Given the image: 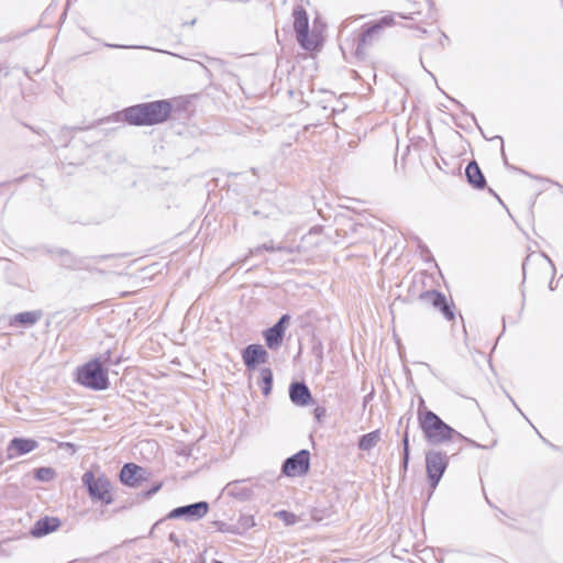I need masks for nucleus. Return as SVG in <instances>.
I'll return each mask as SVG.
<instances>
[{
    "label": "nucleus",
    "mask_w": 563,
    "mask_h": 563,
    "mask_svg": "<svg viewBox=\"0 0 563 563\" xmlns=\"http://www.w3.org/2000/svg\"><path fill=\"white\" fill-rule=\"evenodd\" d=\"M172 111L173 104L169 100H156L128 107L121 114L129 124L144 126L167 121Z\"/></svg>",
    "instance_id": "nucleus-1"
},
{
    "label": "nucleus",
    "mask_w": 563,
    "mask_h": 563,
    "mask_svg": "<svg viewBox=\"0 0 563 563\" xmlns=\"http://www.w3.org/2000/svg\"><path fill=\"white\" fill-rule=\"evenodd\" d=\"M423 434L430 444L437 445L442 442L451 440L453 437H457L462 440L471 442L473 445L478 448L488 449L496 444V439L492 438L486 443H476L463 437L456 430L451 428L450 424H420Z\"/></svg>",
    "instance_id": "nucleus-2"
},
{
    "label": "nucleus",
    "mask_w": 563,
    "mask_h": 563,
    "mask_svg": "<svg viewBox=\"0 0 563 563\" xmlns=\"http://www.w3.org/2000/svg\"><path fill=\"white\" fill-rule=\"evenodd\" d=\"M77 382L93 390H104L109 386L108 371L91 360L78 368Z\"/></svg>",
    "instance_id": "nucleus-3"
},
{
    "label": "nucleus",
    "mask_w": 563,
    "mask_h": 563,
    "mask_svg": "<svg viewBox=\"0 0 563 563\" xmlns=\"http://www.w3.org/2000/svg\"><path fill=\"white\" fill-rule=\"evenodd\" d=\"M81 482L93 501H101L104 505H111L114 501L111 482L104 475L96 477L93 472L87 471L84 473Z\"/></svg>",
    "instance_id": "nucleus-4"
},
{
    "label": "nucleus",
    "mask_w": 563,
    "mask_h": 563,
    "mask_svg": "<svg viewBox=\"0 0 563 563\" xmlns=\"http://www.w3.org/2000/svg\"><path fill=\"white\" fill-rule=\"evenodd\" d=\"M294 30L299 45L306 51H314L319 40L314 33L309 34V18L302 5H296L292 11Z\"/></svg>",
    "instance_id": "nucleus-5"
},
{
    "label": "nucleus",
    "mask_w": 563,
    "mask_h": 563,
    "mask_svg": "<svg viewBox=\"0 0 563 563\" xmlns=\"http://www.w3.org/2000/svg\"><path fill=\"white\" fill-rule=\"evenodd\" d=\"M393 23L394 18L391 15H385L375 22L365 24L363 26L362 33L357 38L355 55L357 57H363L365 54V48L377 41L382 36L383 31L386 27L391 26Z\"/></svg>",
    "instance_id": "nucleus-6"
},
{
    "label": "nucleus",
    "mask_w": 563,
    "mask_h": 563,
    "mask_svg": "<svg viewBox=\"0 0 563 563\" xmlns=\"http://www.w3.org/2000/svg\"><path fill=\"white\" fill-rule=\"evenodd\" d=\"M449 465L446 453L431 450L426 453V471L429 485L435 489Z\"/></svg>",
    "instance_id": "nucleus-7"
},
{
    "label": "nucleus",
    "mask_w": 563,
    "mask_h": 563,
    "mask_svg": "<svg viewBox=\"0 0 563 563\" xmlns=\"http://www.w3.org/2000/svg\"><path fill=\"white\" fill-rule=\"evenodd\" d=\"M262 488H264V486L260 483V481L253 483L251 478H247L228 483L224 487V492L228 496L239 501H247L251 500L255 495H258Z\"/></svg>",
    "instance_id": "nucleus-8"
},
{
    "label": "nucleus",
    "mask_w": 563,
    "mask_h": 563,
    "mask_svg": "<svg viewBox=\"0 0 563 563\" xmlns=\"http://www.w3.org/2000/svg\"><path fill=\"white\" fill-rule=\"evenodd\" d=\"M209 509V503L201 500L174 508L168 512L166 519H184L188 522L198 521L208 514Z\"/></svg>",
    "instance_id": "nucleus-9"
},
{
    "label": "nucleus",
    "mask_w": 563,
    "mask_h": 563,
    "mask_svg": "<svg viewBox=\"0 0 563 563\" xmlns=\"http://www.w3.org/2000/svg\"><path fill=\"white\" fill-rule=\"evenodd\" d=\"M310 467V452L306 449L287 457L282 466V472L288 477L303 476Z\"/></svg>",
    "instance_id": "nucleus-10"
},
{
    "label": "nucleus",
    "mask_w": 563,
    "mask_h": 563,
    "mask_svg": "<svg viewBox=\"0 0 563 563\" xmlns=\"http://www.w3.org/2000/svg\"><path fill=\"white\" fill-rule=\"evenodd\" d=\"M419 299L439 310L448 321L454 319L453 305L448 302L443 294L437 290H427L419 295Z\"/></svg>",
    "instance_id": "nucleus-11"
},
{
    "label": "nucleus",
    "mask_w": 563,
    "mask_h": 563,
    "mask_svg": "<svg viewBox=\"0 0 563 563\" xmlns=\"http://www.w3.org/2000/svg\"><path fill=\"white\" fill-rule=\"evenodd\" d=\"M242 360L247 369H254L267 362L268 353L261 344H250L242 351Z\"/></svg>",
    "instance_id": "nucleus-12"
},
{
    "label": "nucleus",
    "mask_w": 563,
    "mask_h": 563,
    "mask_svg": "<svg viewBox=\"0 0 563 563\" xmlns=\"http://www.w3.org/2000/svg\"><path fill=\"white\" fill-rule=\"evenodd\" d=\"M38 446L37 441L26 438H13L7 446V459L13 460L15 457L25 455Z\"/></svg>",
    "instance_id": "nucleus-13"
},
{
    "label": "nucleus",
    "mask_w": 563,
    "mask_h": 563,
    "mask_svg": "<svg viewBox=\"0 0 563 563\" xmlns=\"http://www.w3.org/2000/svg\"><path fill=\"white\" fill-rule=\"evenodd\" d=\"M289 320V314H283L272 328H268L264 332V339L269 349H276L282 344L285 334V325Z\"/></svg>",
    "instance_id": "nucleus-14"
},
{
    "label": "nucleus",
    "mask_w": 563,
    "mask_h": 563,
    "mask_svg": "<svg viewBox=\"0 0 563 563\" xmlns=\"http://www.w3.org/2000/svg\"><path fill=\"white\" fill-rule=\"evenodd\" d=\"M145 470L134 463H125L120 471V481L122 484L135 487L145 479Z\"/></svg>",
    "instance_id": "nucleus-15"
},
{
    "label": "nucleus",
    "mask_w": 563,
    "mask_h": 563,
    "mask_svg": "<svg viewBox=\"0 0 563 563\" xmlns=\"http://www.w3.org/2000/svg\"><path fill=\"white\" fill-rule=\"evenodd\" d=\"M289 398L296 406H306L312 400L310 389L303 382H295L290 384Z\"/></svg>",
    "instance_id": "nucleus-16"
},
{
    "label": "nucleus",
    "mask_w": 563,
    "mask_h": 563,
    "mask_svg": "<svg viewBox=\"0 0 563 563\" xmlns=\"http://www.w3.org/2000/svg\"><path fill=\"white\" fill-rule=\"evenodd\" d=\"M60 522L57 518L44 517L35 522L31 533L34 537H44L58 529Z\"/></svg>",
    "instance_id": "nucleus-17"
},
{
    "label": "nucleus",
    "mask_w": 563,
    "mask_h": 563,
    "mask_svg": "<svg viewBox=\"0 0 563 563\" xmlns=\"http://www.w3.org/2000/svg\"><path fill=\"white\" fill-rule=\"evenodd\" d=\"M467 181L476 189H483L486 186V179L476 162L467 164L465 169Z\"/></svg>",
    "instance_id": "nucleus-18"
},
{
    "label": "nucleus",
    "mask_w": 563,
    "mask_h": 563,
    "mask_svg": "<svg viewBox=\"0 0 563 563\" xmlns=\"http://www.w3.org/2000/svg\"><path fill=\"white\" fill-rule=\"evenodd\" d=\"M42 318V312L38 310L24 311L14 314L10 319V325L21 324L23 327H32Z\"/></svg>",
    "instance_id": "nucleus-19"
},
{
    "label": "nucleus",
    "mask_w": 563,
    "mask_h": 563,
    "mask_svg": "<svg viewBox=\"0 0 563 563\" xmlns=\"http://www.w3.org/2000/svg\"><path fill=\"white\" fill-rule=\"evenodd\" d=\"M382 440V432L379 429L363 434L357 442V446L361 451H371Z\"/></svg>",
    "instance_id": "nucleus-20"
},
{
    "label": "nucleus",
    "mask_w": 563,
    "mask_h": 563,
    "mask_svg": "<svg viewBox=\"0 0 563 563\" xmlns=\"http://www.w3.org/2000/svg\"><path fill=\"white\" fill-rule=\"evenodd\" d=\"M93 361L98 362L103 368H107L111 365H119L122 362V356L115 353V349L109 347L99 353Z\"/></svg>",
    "instance_id": "nucleus-21"
},
{
    "label": "nucleus",
    "mask_w": 563,
    "mask_h": 563,
    "mask_svg": "<svg viewBox=\"0 0 563 563\" xmlns=\"http://www.w3.org/2000/svg\"><path fill=\"white\" fill-rule=\"evenodd\" d=\"M261 251H267V252H287V253H295L300 252V246H286V245H275L273 241H269L267 243H264L262 245L256 246L254 250H251L250 253L257 254Z\"/></svg>",
    "instance_id": "nucleus-22"
},
{
    "label": "nucleus",
    "mask_w": 563,
    "mask_h": 563,
    "mask_svg": "<svg viewBox=\"0 0 563 563\" xmlns=\"http://www.w3.org/2000/svg\"><path fill=\"white\" fill-rule=\"evenodd\" d=\"M417 417L418 422H443L434 412L427 408L421 397L418 398Z\"/></svg>",
    "instance_id": "nucleus-23"
},
{
    "label": "nucleus",
    "mask_w": 563,
    "mask_h": 563,
    "mask_svg": "<svg viewBox=\"0 0 563 563\" xmlns=\"http://www.w3.org/2000/svg\"><path fill=\"white\" fill-rule=\"evenodd\" d=\"M257 385L261 387L264 396L269 395L273 386V372L271 368L263 367L260 369Z\"/></svg>",
    "instance_id": "nucleus-24"
},
{
    "label": "nucleus",
    "mask_w": 563,
    "mask_h": 563,
    "mask_svg": "<svg viewBox=\"0 0 563 563\" xmlns=\"http://www.w3.org/2000/svg\"><path fill=\"white\" fill-rule=\"evenodd\" d=\"M255 519L252 515H241L235 523L236 529L240 531V536L255 527Z\"/></svg>",
    "instance_id": "nucleus-25"
},
{
    "label": "nucleus",
    "mask_w": 563,
    "mask_h": 563,
    "mask_svg": "<svg viewBox=\"0 0 563 563\" xmlns=\"http://www.w3.org/2000/svg\"><path fill=\"white\" fill-rule=\"evenodd\" d=\"M55 471L52 467H38L35 470L34 477L41 482H49L54 478Z\"/></svg>",
    "instance_id": "nucleus-26"
},
{
    "label": "nucleus",
    "mask_w": 563,
    "mask_h": 563,
    "mask_svg": "<svg viewBox=\"0 0 563 563\" xmlns=\"http://www.w3.org/2000/svg\"><path fill=\"white\" fill-rule=\"evenodd\" d=\"M410 457L409 435L408 431L404 432L402 437V468L407 471Z\"/></svg>",
    "instance_id": "nucleus-27"
},
{
    "label": "nucleus",
    "mask_w": 563,
    "mask_h": 563,
    "mask_svg": "<svg viewBox=\"0 0 563 563\" xmlns=\"http://www.w3.org/2000/svg\"><path fill=\"white\" fill-rule=\"evenodd\" d=\"M212 525L216 527V529L223 533H232L240 536V531L236 529L235 523L230 525L224 521L216 520L212 522Z\"/></svg>",
    "instance_id": "nucleus-28"
},
{
    "label": "nucleus",
    "mask_w": 563,
    "mask_h": 563,
    "mask_svg": "<svg viewBox=\"0 0 563 563\" xmlns=\"http://www.w3.org/2000/svg\"><path fill=\"white\" fill-rule=\"evenodd\" d=\"M275 516L282 521H284L286 526H292L298 521V517L295 514L287 510H279L275 514Z\"/></svg>",
    "instance_id": "nucleus-29"
},
{
    "label": "nucleus",
    "mask_w": 563,
    "mask_h": 563,
    "mask_svg": "<svg viewBox=\"0 0 563 563\" xmlns=\"http://www.w3.org/2000/svg\"><path fill=\"white\" fill-rule=\"evenodd\" d=\"M527 176H529L530 178L532 179H536V180H539V181H543V183H549L551 185H554L556 187H559L560 189L563 188V186L561 184H559L558 181H554L550 178H547V177H542V176H538V175H531L529 173H525Z\"/></svg>",
    "instance_id": "nucleus-30"
},
{
    "label": "nucleus",
    "mask_w": 563,
    "mask_h": 563,
    "mask_svg": "<svg viewBox=\"0 0 563 563\" xmlns=\"http://www.w3.org/2000/svg\"><path fill=\"white\" fill-rule=\"evenodd\" d=\"M161 488H162V483H155L152 485V487L148 490L144 492L143 495H144V497L150 498L154 494H156Z\"/></svg>",
    "instance_id": "nucleus-31"
},
{
    "label": "nucleus",
    "mask_w": 563,
    "mask_h": 563,
    "mask_svg": "<svg viewBox=\"0 0 563 563\" xmlns=\"http://www.w3.org/2000/svg\"><path fill=\"white\" fill-rule=\"evenodd\" d=\"M313 413L317 420H321L322 418H325L327 409L324 407L318 406L314 408Z\"/></svg>",
    "instance_id": "nucleus-32"
},
{
    "label": "nucleus",
    "mask_w": 563,
    "mask_h": 563,
    "mask_svg": "<svg viewBox=\"0 0 563 563\" xmlns=\"http://www.w3.org/2000/svg\"><path fill=\"white\" fill-rule=\"evenodd\" d=\"M322 231L321 227H313L309 230L308 234L302 238V240L307 239L308 236L312 235H319Z\"/></svg>",
    "instance_id": "nucleus-33"
},
{
    "label": "nucleus",
    "mask_w": 563,
    "mask_h": 563,
    "mask_svg": "<svg viewBox=\"0 0 563 563\" xmlns=\"http://www.w3.org/2000/svg\"><path fill=\"white\" fill-rule=\"evenodd\" d=\"M415 14H419V12H410V13H408V14H400V16H401L402 19H410V20H413V19H415V18H413V15H415Z\"/></svg>",
    "instance_id": "nucleus-34"
},
{
    "label": "nucleus",
    "mask_w": 563,
    "mask_h": 563,
    "mask_svg": "<svg viewBox=\"0 0 563 563\" xmlns=\"http://www.w3.org/2000/svg\"><path fill=\"white\" fill-rule=\"evenodd\" d=\"M168 539H169L170 542H174L176 544L179 543L178 539H177V536L174 532L169 534Z\"/></svg>",
    "instance_id": "nucleus-35"
},
{
    "label": "nucleus",
    "mask_w": 563,
    "mask_h": 563,
    "mask_svg": "<svg viewBox=\"0 0 563 563\" xmlns=\"http://www.w3.org/2000/svg\"><path fill=\"white\" fill-rule=\"evenodd\" d=\"M531 427H532L533 431H534L536 433H538V434H539V437H540V438H541L545 443H548V441H547V440H545V439H544V438L539 433V431L536 429L534 423H531Z\"/></svg>",
    "instance_id": "nucleus-36"
},
{
    "label": "nucleus",
    "mask_w": 563,
    "mask_h": 563,
    "mask_svg": "<svg viewBox=\"0 0 563 563\" xmlns=\"http://www.w3.org/2000/svg\"><path fill=\"white\" fill-rule=\"evenodd\" d=\"M529 261V256L526 258V261L523 262L522 264V271L525 272L526 271V265H527V262Z\"/></svg>",
    "instance_id": "nucleus-37"
},
{
    "label": "nucleus",
    "mask_w": 563,
    "mask_h": 563,
    "mask_svg": "<svg viewBox=\"0 0 563 563\" xmlns=\"http://www.w3.org/2000/svg\"><path fill=\"white\" fill-rule=\"evenodd\" d=\"M65 445H66V446L71 448V449H73V451H75V445H74V444H71V443H66Z\"/></svg>",
    "instance_id": "nucleus-38"
},
{
    "label": "nucleus",
    "mask_w": 563,
    "mask_h": 563,
    "mask_svg": "<svg viewBox=\"0 0 563 563\" xmlns=\"http://www.w3.org/2000/svg\"><path fill=\"white\" fill-rule=\"evenodd\" d=\"M455 102H456V104H457L460 108H463V104H462V103H460V102H457V101H455Z\"/></svg>",
    "instance_id": "nucleus-39"
},
{
    "label": "nucleus",
    "mask_w": 563,
    "mask_h": 563,
    "mask_svg": "<svg viewBox=\"0 0 563 563\" xmlns=\"http://www.w3.org/2000/svg\"><path fill=\"white\" fill-rule=\"evenodd\" d=\"M554 287V284H552V282L550 283V289H553Z\"/></svg>",
    "instance_id": "nucleus-40"
},
{
    "label": "nucleus",
    "mask_w": 563,
    "mask_h": 563,
    "mask_svg": "<svg viewBox=\"0 0 563 563\" xmlns=\"http://www.w3.org/2000/svg\"><path fill=\"white\" fill-rule=\"evenodd\" d=\"M554 287V284H552V282L550 283V289H553Z\"/></svg>",
    "instance_id": "nucleus-41"
},
{
    "label": "nucleus",
    "mask_w": 563,
    "mask_h": 563,
    "mask_svg": "<svg viewBox=\"0 0 563 563\" xmlns=\"http://www.w3.org/2000/svg\"><path fill=\"white\" fill-rule=\"evenodd\" d=\"M213 563H223V562H221V561H214Z\"/></svg>",
    "instance_id": "nucleus-42"
},
{
    "label": "nucleus",
    "mask_w": 563,
    "mask_h": 563,
    "mask_svg": "<svg viewBox=\"0 0 563 563\" xmlns=\"http://www.w3.org/2000/svg\"><path fill=\"white\" fill-rule=\"evenodd\" d=\"M560 279H563V275L560 277Z\"/></svg>",
    "instance_id": "nucleus-43"
}]
</instances>
